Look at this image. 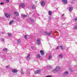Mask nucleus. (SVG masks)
<instances>
[{
  "mask_svg": "<svg viewBox=\"0 0 77 77\" xmlns=\"http://www.w3.org/2000/svg\"><path fill=\"white\" fill-rule=\"evenodd\" d=\"M73 10V7H69V12H71Z\"/></svg>",
  "mask_w": 77,
  "mask_h": 77,
  "instance_id": "nucleus-11",
  "label": "nucleus"
},
{
  "mask_svg": "<svg viewBox=\"0 0 77 77\" xmlns=\"http://www.w3.org/2000/svg\"><path fill=\"white\" fill-rule=\"evenodd\" d=\"M75 29H76L77 30V26H75Z\"/></svg>",
  "mask_w": 77,
  "mask_h": 77,
  "instance_id": "nucleus-30",
  "label": "nucleus"
},
{
  "mask_svg": "<svg viewBox=\"0 0 77 77\" xmlns=\"http://www.w3.org/2000/svg\"><path fill=\"white\" fill-rule=\"evenodd\" d=\"M74 20L75 21H77V18H75L74 19Z\"/></svg>",
  "mask_w": 77,
  "mask_h": 77,
  "instance_id": "nucleus-28",
  "label": "nucleus"
},
{
  "mask_svg": "<svg viewBox=\"0 0 77 77\" xmlns=\"http://www.w3.org/2000/svg\"><path fill=\"white\" fill-rule=\"evenodd\" d=\"M24 37L26 39H27V35H25L24 36Z\"/></svg>",
  "mask_w": 77,
  "mask_h": 77,
  "instance_id": "nucleus-25",
  "label": "nucleus"
},
{
  "mask_svg": "<svg viewBox=\"0 0 77 77\" xmlns=\"http://www.w3.org/2000/svg\"><path fill=\"white\" fill-rule=\"evenodd\" d=\"M63 2L64 3V4H67L68 3V2L66 0H62Z\"/></svg>",
  "mask_w": 77,
  "mask_h": 77,
  "instance_id": "nucleus-9",
  "label": "nucleus"
},
{
  "mask_svg": "<svg viewBox=\"0 0 77 77\" xmlns=\"http://www.w3.org/2000/svg\"><path fill=\"white\" fill-rule=\"evenodd\" d=\"M6 68H9V66H7Z\"/></svg>",
  "mask_w": 77,
  "mask_h": 77,
  "instance_id": "nucleus-33",
  "label": "nucleus"
},
{
  "mask_svg": "<svg viewBox=\"0 0 77 77\" xmlns=\"http://www.w3.org/2000/svg\"><path fill=\"white\" fill-rule=\"evenodd\" d=\"M37 58H38L39 59V58H41V56H40V55H39V54H37Z\"/></svg>",
  "mask_w": 77,
  "mask_h": 77,
  "instance_id": "nucleus-16",
  "label": "nucleus"
},
{
  "mask_svg": "<svg viewBox=\"0 0 77 77\" xmlns=\"http://www.w3.org/2000/svg\"><path fill=\"white\" fill-rule=\"evenodd\" d=\"M5 16L6 18H10V17H11V14H8V13H5Z\"/></svg>",
  "mask_w": 77,
  "mask_h": 77,
  "instance_id": "nucleus-2",
  "label": "nucleus"
},
{
  "mask_svg": "<svg viewBox=\"0 0 77 77\" xmlns=\"http://www.w3.org/2000/svg\"><path fill=\"white\" fill-rule=\"evenodd\" d=\"M59 58L60 59H62L63 58V55L62 54H60L59 55Z\"/></svg>",
  "mask_w": 77,
  "mask_h": 77,
  "instance_id": "nucleus-14",
  "label": "nucleus"
},
{
  "mask_svg": "<svg viewBox=\"0 0 77 77\" xmlns=\"http://www.w3.org/2000/svg\"><path fill=\"white\" fill-rule=\"evenodd\" d=\"M1 5H4V3H3V2H1Z\"/></svg>",
  "mask_w": 77,
  "mask_h": 77,
  "instance_id": "nucleus-31",
  "label": "nucleus"
},
{
  "mask_svg": "<svg viewBox=\"0 0 77 77\" xmlns=\"http://www.w3.org/2000/svg\"><path fill=\"white\" fill-rule=\"evenodd\" d=\"M8 35L9 36L11 37V33H8Z\"/></svg>",
  "mask_w": 77,
  "mask_h": 77,
  "instance_id": "nucleus-27",
  "label": "nucleus"
},
{
  "mask_svg": "<svg viewBox=\"0 0 77 77\" xmlns=\"http://www.w3.org/2000/svg\"><path fill=\"white\" fill-rule=\"evenodd\" d=\"M37 43L38 45H40L41 44V40L39 38H38L37 39Z\"/></svg>",
  "mask_w": 77,
  "mask_h": 77,
  "instance_id": "nucleus-3",
  "label": "nucleus"
},
{
  "mask_svg": "<svg viewBox=\"0 0 77 77\" xmlns=\"http://www.w3.org/2000/svg\"><path fill=\"white\" fill-rule=\"evenodd\" d=\"M6 3H9V0H6Z\"/></svg>",
  "mask_w": 77,
  "mask_h": 77,
  "instance_id": "nucleus-29",
  "label": "nucleus"
},
{
  "mask_svg": "<svg viewBox=\"0 0 77 77\" xmlns=\"http://www.w3.org/2000/svg\"><path fill=\"white\" fill-rule=\"evenodd\" d=\"M70 71H71V72H72V70H71V69H70Z\"/></svg>",
  "mask_w": 77,
  "mask_h": 77,
  "instance_id": "nucleus-37",
  "label": "nucleus"
},
{
  "mask_svg": "<svg viewBox=\"0 0 77 77\" xmlns=\"http://www.w3.org/2000/svg\"><path fill=\"white\" fill-rule=\"evenodd\" d=\"M52 57V55H50L48 57V59H51Z\"/></svg>",
  "mask_w": 77,
  "mask_h": 77,
  "instance_id": "nucleus-22",
  "label": "nucleus"
},
{
  "mask_svg": "<svg viewBox=\"0 0 77 77\" xmlns=\"http://www.w3.org/2000/svg\"><path fill=\"white\" fill-rule=\"evenodd\" d=\"M40 53H41V55L43 56L44 55V51H43V50H41L40 51Z\"/></svg>",
  "mask_w": 77,
  "mask_h": 77,
  "instance_id": "nucleus-10",
  "label": "nucleus"
},
{
  "mask_svg": "<svg viewBox=\"0 0 77 77\" xmlns=\"http://www.w3.org/2000/svg\"><path fill=\"white\" fill-rule=\"evenodd\" d=\"M63 15H64V14H63L62 15V17H63Z\"/></svg>",
  "mask_w": 77,
  "mask_h": 77,
  "instance_id": "nucleus-39",
  "label": "nucleus"
},
{
  "mask_svg": "<svg viewBox=\"0 0 77 77\" xmlns=\"http://www.w3.org/2000/svg\"><path fill=\"white\" fill-rule=\"evenodd\" d=\"M20 6L22 8H24L25 6V5L24 3H22L20 4Z\"/></svg>",
  "mask_w": 77,
  "mask_h": 77,
  "instance_id": "nucleus-4",
  "label": "nucleus"
},
{
  "mask_svg": "<svg viewBox=\"0 0 77 77\" xmlns=\"http://www.w3.org/2000/svg\"><path fill=\"white\" fill-rule=\"evenodd\" d=\"M1 41H4V39L2 38Z\"/></svg>",
  "mask_w": 77,
  "mask_h": 77,
  "instance_id": "nucleus-35",
  "label": "nucleus"
},
{
  "mask_svg": "<svg viewBox=\"0 0 77 77\" xmlns=\"http://www.w3.org/2000/svg\"><path fill=\"white\" fill-rule=\"evenodd\" d=\"M27 59L28 60H30V54H27Z\"/></svg>",
  "mask_w": 77,
  "mask_h": 77,
  "instance_id": "nucleus-7",
  "label": "nucleus"
},
{
  "mask_svg": "<svg viewBox=\"0 0 77 77\" xmlns=\"http://www.w3.org/2000/svg\"><path fill=\"white\" fill-rule=\"evenodd\" d=\"M14 14L16 15V16H18V15H19V13L18 12L16 11L14 12Z\"/></svg>",
  "mask_w": 77,
  "mask_h": 77,
  "instance_id": "nucleus-12",
  "label": "nucleus"
},
{
  "mask_svg": "<svg viewBox=\"0 0 77 77\" xmlns=\"http://www.w3.org/2000/svg\"><path fill=\"white\" fill-rule=\"evenodd\" d=\"M52 13V12L51 11H49L48 12V14L49 15H51V14Z\"/></svg>",
  "mask_w": 77,
  "mask_h": 77,
  "instance_id": "nucleus-19",
  "label": "nucleus"
},
{
  "mask_svg": "<svg viewBox=\"0 0 77 77\" xmlns=\"http://www.w3.org/2000/svg\"><path fill=\"white\" fill-rule=\"evenodd\" d=\"M44 33L45 34H46V35H48L49 36L50 35V34L51 33V32H50L49 33H48L47 31L46 32H44Z\"/></svg>",
  "mask_w": 77,
  "mask_h": 77,
  "instance_id": "nucleus-5",
  "label": "nucleus"
},
{
  "mask_svg": "<svg viewBox=\"0 0 77 77\" xmlns=\"http://www.w3.org/2000/svg\"><path fill=\"white\" fill-rule=\"evenodd\" d=\"M41 4L42 6H44L45 5V2H44V1H41Z\"/></svg>",
  "mask_w": 77,
  "mask_h": 77,
  "instance_id": "nucleus-6",
  "label": "nucleus"
},
{
  "mask_svg": "<svg viewBox=\"0 0 77 77\" xmlns=\"http://www.w3.org/2000/svg\"><path fill=\"white\" fill-rule=\"evenodd\" d=\"M21 15L22 17H27V15L26 14H22Z\"/></svg>",
  "mask_w": 77,
  "mask_h": 77,
  "instance_id": "nucleus-20",
  "label": "nucleus"
},
{
  "mask_svg": "<svg viewBox=\"0 0 77 77\" xmlns=\"http://www.w3.org/2000/svg\"><path fill=\"white\" fill-rule=\"evenodd\" d=\"M12 71L13 72H17V71H18L16 69H13L12 70Z\"/></svg>",
  "mask_w": 77,
  "mask_h": 77,
  "instance_id": "nucleus-15",
  "label": "nucleus"
},
{
  "mask_svg": "<svg viewBox=\"0 0 77 77\" xmlns=\"http://www.w3.org/2000/svg\"><path fill=\"white\" fill-rule=\"evenodd\" d=\"M60 49H61V50H64L65 49V47H63V46H60Z\"/></svg>",
  "mask_w": 77,
  "mask_h": 77,
  "instance_id": "nucleus-13",
  "label": "nucleus"
},
{
  "mask_svg": "<svg viewBox=\"0 0 77 77\" xmlns=\"http://www.w3.org/2000/svg\"><path fill=\"white\" fill-rule=\"evenodd\" d=\"M69 73V72H68L66 71L64 72V74H65V75H67V74H68Z\"/></svg>",
  "mask_w": 77,
  "mask_h": 77,
  "instance_id": "nucleus-21",
  "label": "nucleus"
},
{
  "mask_svg": "<svg viewBox=\"0 0 77 77\" xmlns=\"http://www.w3.org/2000/svg\"><path fill=\"white\" fill-rule=\"evenodd\" d=\"M41 72V70H38L35 72V74H40Z\"/></svg>",
  "mask_w": 77,
  "mask_h": 77,
  "instance_id": "nucleus-8",
  "label": "nucleus"
},
{
  "mask_svg": "<svg viewBox=\"0 0 77 77\" xmlns=\"http://www.w3.org/2000/svg\"><path fill=\"white\" fill-rule=\"evenodd\" d=\"M7 50H8V49H7V48H5L3 49V50L4 51H7Z\"/></svg>",
  "mask_w": 77,
  "mask_h": 77,
  "instance_id": "nucleus-24",
  "label": "nucleus"
},
{
  "mask_svg": "<svg viewBox=\"0 0 77 77\" xmlns=\"http://www.w3.org/2000/svg\"><path fill=\"white\" fill-rule=\"evenodd\" d=\"M21 74H22V75H23V74H24V73L23 72H21Z\"/></svg>",
  "mask_w": 77,
  "mask_h": 77,
  "instance_id": "nucleus-32",
  "label": "nucleus"
},
{
  "mask_svg": "<svg viewBox=\"0 0 77 77\" xmlns=\"http://www.w3.org/2000/svg\"><path fill=\"white\" fill-rule=\"evenodd\" d=\"M30 20H31V21H33V20H32V18L30 19Z\"/></svg>",
  "mask_w": 77,
  "mask_h": 77,
  "instance_id": "nucleus-38",
  "label": "nucleus"
},
{
  "mask_svg": "<svg viewBox=\"0 0 77 77\" xmlns=\"http://www.w3.org/2000/svg\"><path fill=\"white\" fill-rule=\"evenodd\" d=\"M17 42L18 44H19L20 43H21V40L20 39H18L17 41Z\"/></svg>",
  "mask_w": 77,
  "mask_h": 77,
  "instance_id": "nucleus-17",
  "label": "nucleus"
},
{
  "mask_svg": "<svg viewBox=\"0 0 77 77\" xmlns=\"http://www.w3.org/2000/svg\"><path fill=\"white\" fill-rule=\"evenodd\" d=\"M34 8H35V6H34V5H33L32 6V9H34Z\"/></svg>",
  "mask_w": 77,
  "mask_h": 77,
  "instance_id": "nucleus-26",
  "label": "nucleus"
},
{
  "mask_svg": "<svg viewBox=\"0 0 77 77\" xmlns=\"http://www.w3.org/2000/svg\"><path fill=\"white\" fill-rule=\"evenodd\" d=\"M14 20L11 21L9 23V25H11V24L13 23V22H14Z\"/></svg>",
  "mask_w": 77,
  "mask_h": 77,
  "instance_id": "nucleus-18",
  "label": "nucleus"
},
{
  "mask_svg": "<svg viewBox=\"0 0 77 77\" xmlns=\"http://www.w3.org/2000/svg\"><path fill=\"white\" fill-rule=\"evenodd\" d=\"M59 48V47H57V48H56V50H58Z\"/></svg>",
  "mask_w": 77,
  "mask_h": 77,
  "instance_id": "nucleus-36",
  "label": "nucleus"
},
{
  "mask_svg": "<svg viewBox=\"0 0 77 77\" xmlns=\"http://www.w3.org/2000/svg\"><path fill=\"white\" fill-rule=\"evenodd\" d=\"M33 48H34V47H33V46H32L31 47V48H32V49H33Z\"/></svg>",
  "mask_w": 77,
  "mask_h": 77,
  "instance_id": "nucleus-34",
  "label": "nucleus"
},
{
  "mask_svg": "<svg viewBox=\"0 0 77 77\" xmlns=\"http://www.w3.org/2000/svg\"><path fill=\"white\" fill-rule=\"evenodd\" d=\"M60 70V67L59 66H57L55 69H53L52 70V72H56V71H59Z\"/></svg>",
  "mask_w": 77,
  "mask_h": 77,
  "instance_id": "nucleus-1",
  "label": "nucleus"
},
{
  "mask_svg": "<svg viewBox=\"0 0 77 77\" xmlns=\"http://www.w3.org/2000/svg\"><path fill=\"white\" fill-rule=\"evenodd\" d=\"M48 68H52L51 66L50 65H48Z\"/></svg>",
  "mask_w": 77,
  "mask_h": 77,
  "instance_id": "nucleus-23",
  "label": "nucleus"
}]
</instances>
